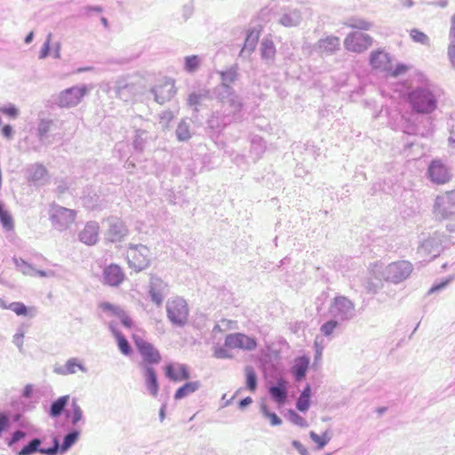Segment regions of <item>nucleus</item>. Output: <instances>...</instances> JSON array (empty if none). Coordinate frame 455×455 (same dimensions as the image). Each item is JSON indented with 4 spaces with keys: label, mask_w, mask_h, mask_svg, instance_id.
I'll return each instance as SVG.
<instances>
[{
    "label": "nucleus",
    "mask_w": 455,
    "mask_h": 455,
    "mask_svg": "<svg viewBox=\"0 0 455 455\" xmlns=\"http://www.w3.org/2000/svg\"><path fill=\"white\" fill-rule=\"evenodd\" d=\"M434 212L442 219L448 218L455 212V189L436 196Z\"/></svg>",
    "instance_id": "39448f33"
},
{
    "label": "nucleus",
    "mask_w": 455,
    "mask_h": 455,
    "mask_svg": "<svg viewBox=\"0 0 455 455\" xmlns=\"http://www.w3.org/2000/svg\"><path fill=\"white\" fill-rule=\"evenodd\" d=\"M410 36L412 39L413 42L419 43L421 44H429V38L428 36L422 31L412 28L410 30Z\"/></svg>",
    "instance_id": "f704fd0d"
},
{
    "label": "nucleus",
    "mask_w": 455,
    "mask_h": 455,
    "mask_svg": "<svg viewBox=\"0 0 455 455\" xmlns=\"http://www.w3.org/2000/svg\"><path fill=\"white\" fill-rule=\"evenodd\" d=\"M408 100L412 110L419 114H430L437 108L434 93L424 88H416L408 94Z\"/></svg>",
    "instance_id": "f03ea898"
},
{
    "label": "nucleus",
    "mask_w": 455,
    "mask_h": 455,
    "mask_svg": "<svg viewBox=\"0 0 455 455\" xmlns=\"http://www.w3.org/2000/svg\"><path fill=\"white\" fill-rule=\"evenodd\" d=\"M309 365V359L306 356H301L296 359L294 370H307Z\"/></svg>",
    "instance_id": "09e8293b"
},
{
    "label": "nucleus",
    "mask_w": 455,
    "mask_h": 455,
    "mask_svg": "<svg viewBox=\"0 0 455 455\" xmlns=\"http://www.w3.org/2000/svg\"><path fill=\"white\" fill-rule=\"evenodd\" d=\"M2 132H3V134L4 135V137H6V138L12 137V129L11 125H9V124L4 125L2 129Z\"/></svg>",
    "instance_id": "bf43d9fd"
},
{
    "label": "nucleus",
    "mask_w": 455,
    "mask_h": 455,
    "mask_svg": "<svg viewBox=\"0 0 455 455\" xmlns=\"http://www.w3.org/2000/svg\"><path fill=\"white\" fill-rule=\"evenodd\" d=\"M261 54L266 59H273L275 57V47L272 40L266 38L262 41Z\"/></svg>",
    "instance_id": "7c9ffc66"
},
{
    "label": "nucleus",
    "mask_w": 455,
    "mask_h": 455,
    "mask_svg": "<svg viewBox=\"0 0 455 455\" xmlns=\"http://www.w3.org/2000/svg\"><path fill=\"white\" fill-rule=\"evenodd\" d=\"M99 230L100 227L97 223H87L79 235L80 240L87 245L95 244L99 239Z\"/></svg>",
    "instance_id": "a211bd4d"
},
{
    "label": "nucleus",
    "mask_w": 455,
    "mask_h": 455,
    "mask_svg": "<svg viewBox=\"0 0 455 455\" xmlns=\"http://www.w3.org/2000/svg\"><path fill=\"white\" fill-rule=\"evenodd\" d=\"M52 126V121H42L38 125V133L41 137L44 136Z\"/></svg>",
    "instance_id": "3c124183"
},
{
    "label": "nucleus",
    "mask_w": 455,
    "mask_h": 455,
    "mask_svg": "<svg viewBox=\"0 0 455 455\" xmlns=\"http://www.w3.org/2000/svg\"><path fill=\"white\" fill-rule=\"evenodd\" d=\"M369 62L373 70L385 73L391 77L402 76L411 68L409 65L404 63H398L393 67L391 55L383 49L371 52Z\"/></svg>",
    "instance_id": "f257e3e1"
},
{
    "label": "nucleus",
    "mask_w": 455,
    "mask_h": 455,
    "mask_svg": "<svg viewBox=\"0 0 455 455\" xmlns=\"http://www.w3.org/2000/svg\"><path fill=\"white\" fill-rule=\"evenodd\" d=\"M85 87H72L60 92L57 103L60 108H72L76 106L85 95Z\"/></svg>",
    "instance_id": "9d476101"
},
{
    "label": "nucleus",
    "mask_w": 455,
    "mask_h": 455,
    "mask_svg": "<svg viewBox=\"0 0 455 455\" xmlns=\"http://www.w3.org/2000/svg\"><path fill=\"white\" fill-rule=\"evenodd\" d=\"M177 137L180 140H187L190 138L189 127L185 123H180L176 130Z\"/></svg>",
    "instance_id": "4c0bfd02"
},
{
    "label": "nucleus",
    "mask_w": 455,
    "mask_h": 455,
    "mask_svg": "<svg viewBox=\"0 0 455 455\" xmlns=\"http://www.w3.org/2000/svg\"><path fill=\"white\" fill-rule=\"evenodd\" d=\"M222 76V84L225 86H228L229 84H232L236 77V73L235 71H227L221 74Z\"/></svg>",
    "instance_id": "de8ad7c7"
},
{
    "label": "nucleus",
    "mask_w": 455,
    "mask_h": 455,
    "mask_svg": "<svg viewBox=\"0 0 455 455\" xmlns=\"http://www.w3.org/2000/svg\"><path fill=\"white\" fill-rule=\"evenodd\" d=\"M165 284L158 277L152 276L149 283V295L151 299L157 305H160L164 298V290Z\"/></svg>",
    "instance_id": "6ab92c4d"
},
{
    "label": "nucleus",
    "mask_w": 455,
    "mask_h": 455,
    "mask_svg": "<svg viewBox=\"0 0 455 455\" xmlns=\"http://www.w3.org/2000/svg\"><path fill=\"white\" fill-rule=\"evenodd\" d=\"M66 366L68 370H75L76 368L78 370H83L84 368L82 363L76 358L68 360Z\"/></svg>",
    "instance_id": "603ef678"
},
{
    "label": "nucleus",
    "mask_w": 455,
    "mask_h": 455,
    "mask_svg": "<svg viewBox=\"0 0 455 455\" xmlns=\"http://www.w3.org/2000/svg\"><path fill=\"white\" fill-rule=\"evenodd\" d=\"M261 27L251 28L247 31L246 37L244 40V44L242 52L248 49L249 52H252L259 41V36L261 34Z\"/></svg>",
    "instance_id": "5701e85b"
},
{
    "label": "nucleus",
    "mask_w": 455,
    "mask_h": 455,
    "mask_svg": "<svg viewBox=\"0 0 455 455\" xmlns=\"http://www.w3.org/2000/svg\"><path fill=\"white\" fill-rule=\"evenodd\" d=\"M76 217V211L60 206L54 207L51 215L52 223L60 228L70 226Z\"/></svg>",
    "instance_id": "2eb2a0df"
},
{
    "label": "nucleus",
    "mask_w": 455,
    "mask_h": 455,
    "mask_svg": "<svg viewBox=\"0 0 455 455\" xmlns=\"http://www.w3.org/2000/svg\"><path fill=\"white\" fill-rule=\"evenodd\" d=\"M126 280V274L122 266L110 263L102 270V283L109 287H119Z\"/></svg>",
    "instance_id": "0eeeda50"
},
{
    "label": "nucleus",
    "mask_w": 455,
    "mask_h": 455,
    "mask_svg": "<svg viewBox=\"0 0 455 455\" xmlns=\"http://www.w3.org/2000/svg\"><path fill=\"white\" fill-rule=\"evenodd\" d=\"M80 435V431L76 429H73L69 431L63 438V442L61 445H60V442L58 441V453L64 454L66 453L78 440Z\"/></svg>",
    "instance_id": "4be33fe9"
},
{
    "label": "nucleus",
    "mask_w": 455,
    "mask_h": 455,
    "mask_svg": "<svg viewBox=\"0 0 455 455\" xmlns=\"http://www.w3.org/2000/svg\"><path fill=\"white\" fill-rule=\"evenodd\" d=\"M225 346L230 349L252 350L257 347V341L245 334L234 333L226 337Z\"/></svg>",
    "instance_id": "9b49d317"
},
{
    "label": "nucleus",
    "mask_w": 455,
    "mask_h": 455,
    "mask_svg": "<svg viewBox=\"0 0 455 455\" xmlns=\"http://www.w3.org/2000/svg\"><path fill=\"white\" fill-rule=\"evenodd\" d=\"M32 392H33V386L28 384L25 387V388L23 390V396L26 398H29Z\"/></svg>",
    "instance_id": "052dcab7"
},
{
    "label": "nucleus",
    "mask_w": 455,
    "mask_h": 455,
    "mask_svg": "<svg viewBox=\"0 0 455 455\" xmlns=\"http://www.w3.org/2000/svg\"><path fill=\"white\" fill-rule=\"evenodd\" d=\"M132 339L143 359V362L148 364H158L162 361V355L159 350L151 343L145 341L142 338L137 335H133Z\"/></svg>",
    "instance_id": "423d86ee"
},
{
    "label": "nucleus",
    "mask_w": 455,
    "mask_h": 455,
    "mask_svg": "<svg viewBox=\"0 0 455 455\" xmlns=\"http://www.w3.org/2000/svg\"><path fill=\"white\" fill-rule=\"evenodd\" d=\"M288 382L283 378H279L276 383L268 388L271 398L278 404H283L288 395Z\"/></svg>",
    "instance_id": "f3484780"
},
{
    "label": "nucleus",
    "mask_w": 455,
    "mask_h": 455,
    "mask_svg": "<svg viewBox=\"0 0 455 455\" xmlns=\"http://www.w3.org/2000/svg\"><path fill=\"white\" fill-rule=\"evenodd\" d=\"M11 427V419L9 413L0 409V437Z\"/></svg>",
    "instance_id": "e433bc0d"
},
{
    "label": "nucleus",
    "mask_w": 455,
    "mask_h": 455,
    "mask_svg": "<svg viewBox=\"0 0 455 455\" xmlns=\"http://www.w3.org/2000/svg\"><path fill=\"white\" fill-rule=\"evenodd\" d=\"M146 387L152 396H156L158 394L159 385L155 371H147L145 375Z\"/></svg>",
    "instance_id": "bb28decb"
},
{
    "label": "nucleus",
    "mask_w": 455,
    "mask_h": 455,
    "mask_svg": "<svg viewBox=\"0 0 455 455\" xmlns=\"http://www.w3.org/2000/svg\"><path fill=\"white\" fill-rule=\"evenodd\" d=\"M48 172L42 164H36L32 167L29 179L33 181L44 180L47 177Z\"/></svg>",
    "instance_id": "c756f323"
},
{
    "label": "nucleus",
    "mask_w": 455,
    "mask_h": 455,
    "mask_svg": "<svg viewBox=\"0 0 455 455\" xmlns=\"http://www.w3.org/2000/svg\"><path fill=\"white\" fill-rule=\"evenodd\" d=\"M372 37L369 35L352 32L344 40V46L347 51L363 52L372 44Z\"/></svg>",
    "instance_id": "1a4fd4ad"
},
{
    "label": "nucleus",
    "mask_w": 455,
    "mask_h": 455,
    "mask_svg": "<svg viewBox=\"0 0 455 455\" xmlns=\"http://www.w3.org/2000/svg\"><path fill=\"white\" fill-rule=\"evenodd\" d=\"M127 228L123 221L114 220L110 222L108 237L111 242H119L127 235Z\"/></svg>",
    "instance_id": "aec40b11"
},
{
    "label": "nucleus",
    "mask_w": 455,
    "mask_h": 455,
    "mask_svg": "<svg viewBox=\"0 0 455 455\" xmlns=\"http://www.w3.org/2000/svg\"><path fill=\"white\" fill-rule=\"evenodd\" d=\"M33 275H38L39 276H42V277H45L48 275V274L45 271L35 270V269H34Z\"/></svg>",
    "instance_id": "338daca9"
},
{
    "label": "nucleus",
    "mask_w": 455,
    "mask_h": 455,
    "mask_svg": "<svg viewBox=\"0 0 455 455\" xmlns=\"http://www.w3.org/2000/svg\"><path fill=\"white\" fill-rule=\"evenodd\" d=\"M4 309H10L19 316H26L29 314L32 308L28 307L22 302H12L8 306H3Z\"/></svg>",
    "instance_id": "cd10ccee"
},
{
    "label": "nucleus",
    "mask_w": 455,
    "mask_h": 455,
    "mask_svg": "<svg viewBox=\"0 0 455 455\" xmlns=\"http://www.w3.org/2000/svg\"><path fill=\"white\" fill-rule=\"evenodd\" d=\"M451 22H452V25H451V32L455 36V12H454V15L452 16Z\"/></svg>",
    "instance_id": "774afa93"
},
{
    "label": "nucleus",
    "mask_w": 455,
    "mask_h": 455,
    "mask_svg": "<svg viewBox=\"0 0 455 455\" xmlns=\"http://www.w3.org/2000/svg\"><path fill=\"white\" fill-rule=\"evenodd\" d=\"M289 419L294 425L301 427H307L308 426L307 420L292 410L289 411Z\"/></svg>",
    "instance_id": "58836bf2"
},
{
    "label": "nucleus",
    "mask_w": 455,
    "mask_h": 455,
    "mask_svg": "<svg viewBox=\"0 0 455 455\" xmlns=\"http://www.w3.org/2000/svg\"><path fill=\"white\" fill-rule=\"evenodd\" d=\"M340 41L337 36H326L317 43V47L323 53H333L339 49Z\"/></svg>",
    "instance_id": "412c9836"
},
{
    "label": "nucleus",
    "mask_w": 455,
    "mask_h": 455,
    "mask_svg": "<svg viewBox=\"0 0 455 455\" xmlns=\"http://www.w3.org/2000/svg\"><path fill=\"white\" fill-rule=\"evenodd\" d=\"M412 271V266L409 261L394 262L388 267V276L395 282L399 283L406 279Z\"/></svg>",
    "instance_id": "dca6fc26"
},
{
    "label": "nucleus",
    "mask_w": 455,
    "mask_h": 455,
    "mask_svg": "<svg viewBox=\"0 0 455 455\" xmlns=\"http://www.w3.org/2000/svg\"><path fill=\"white\" fill-rule=\"evenodd\" d=\"M427 176L433 183L443 185L448 183L451 175L448 168L438 160H434L428 166Z\"/></svg>",
    "instance_id": "f8f14e48"
},
{
    "label": "nucleus",
    "mask_w": 455,
    "mask_h": 455,
    "mask_svg": "<svg viewBox=\"0 0 455 455\" xmlns=\"http://www.w3.org/2000/svg\"><path fill=\"white\" fill-rule=\"evenodd\" d=\"M214 355L217 358H227L229 356L225 348L216 349L214 352Z\"/></svg>",
    "instance_id": "13d9d810"
},
{
    "label": "nucleus",
    "mask_w": 455,
    "mask_h": 455,
    "mask_svg": "<svg viewBox=\"0 0 455 455\" xmlns=\"http://www.w3.org/2000/svg\"><path fill=\"white\" fill-rule=\"evenodd\" d=\"M42 440L40 438L31 439L26 445H24L16 455H34L40 453L42 455H57L58 454V438L54 437L52 440V446L50 448H41Z\"/></svg>",
    "instance_id": "6e6552de"
},
{
    "label": "nucleus",
    "mask_w": 455,
    "mask_h": 455,
    "mask_svg": "<svg viewBox=\"0 0 455 455\" xmlns=\"http://www.w3.org/2000/svg\"><path fill=\"white\" fill-rule=\"evenodd\" d=\"M1 112L6 116H11V117H16L18 115V110L13 106L5 107V108H1Z\"/></svg>",
    "instance_id": "5fc2aeb1"
},
{
    "label": "nucleus",
    "mask_w": 455,
    "mask_h": 455,
    "mask_svg": "<svg viewBox=\"0 0 455 455\" xmlns=\"http://www.w3.org/2000/svg\"><path fill=\"white\" fill-rule=\"evenodd\" d=\"M234 398H235V395H233L230 399H227V395L226 394L223 395V396L221 398V400L224 401L223 407L228 406Z\"/></svg>",
    "instance_id": "0e129e2a"
},
{
    "label": "nucleus",
    "mask_w": 455,
    "mask_h": 455,
    "mask_svg": "<svg viewBox=\"0 0 455 455\" xmlns=\"http://www.w3.org/2000/svg\"><path fill=\"white\" fill-rule=\"evenodd\" d=\"M200 60L196 55L188 56L185 59V68L188 72H194L199 67Z\"/></svg>",
    "instance_id": "ea45409f"
},
{
    "label": "nucleus",
    "mask_w": 455,
    "mask_h": 455,
    "mask_svg": "<svg viewBox=\"0 0 455 455\" xmlns=\"http://www.w3.org/2000/svg\"><path fill=\"white\" fill-rule=\"evenodd\" d=\"M291 445L298 451L300 455H309L308 451L305 448V446L297 440H293Z\"/></svg>",
    "instance_id": "864d4df0"
},
{
    "label": "nucleus",
    "mask_w": 455,
    "mask_h": 455,
    "mask_svg": "<svg viewBox=\"0 0 455 455\" xmlns=\"http://www.w3.org/2000/svg\"><path fill=\"white\" fill-rule=\"evenodd\" d=\"M252 403V399L250 397V396H247L243 399H242L240 402H239V409L241 410H243L245 409L247 406H249L251 403Z\"/></svg>",
    "instance_id": "4d7b16f0"
},
{
    "label": "nucleus",
    "mask_w": 455,
    "mask_h": 455,
    "mask_svg": "<svg viewBox=\"0 0 455 455\" xmlns=\"http://www.w3.org/2000/svg\"><path fill=\"white\" fill-rule=\"evenodd\" d=\"M166 375L172 380H185L188 379L190 375L189 371H166Z\"/></svg>",
    "instance_id": "37998d69"
},
{
    "label": "nucleus",
    "mask_w": 455,
    "mask_h": 455,
    "mask_svg": "<svg viewBox=\"0 0 455 455\" xmlns=\"http://www.w3.org/2000/svg\"><path fill=\"white\" fill-rule=\"evenodd\" d=\"M294 372H295L297 380H301L302 379H304L306 377V373H307V371H294Z\"/></svg>",
    "instance_id": "69168bd1"
},
{
    "label": "nucleus",
    "mask_w": 455,
    "mask_h": 455,
    "mask_svg": "<svg viewBox=\"0 0 455 455\" xmlns=\"http://www.w3.org/2000/svg\"><path fill=\"white\" fill-rule=\"evenodd\" d=\"M333 307L340 312L343 310H351L354 307L353 303L344 296L336 297L334 299Z\"/></svg>",
    "instance_id": "72a5a7b5"
},
{
    "label": "nucleus",
    "mask_w": 455,
    "mask_h": 455,
    "mask_svg": "<svg viewBox=\"0 0 455 455\" xmlns=\"http://www.w3.org/2000/svg\"><path fill=\"white\" fill-rule=\"evenodd\" d=\"M67 416L70 418L71 424L73 426H76L77 423L83 419V411L76 401L72 402L71 411L67 414Z\"/></svg>",
    "instance_id": "c85d7f7f"
},
{
    "label": "nucleus",
    "mask_w": 455,
    "mask_h": 455,
    "mask_svg": "<svg viewBox=\"0 0 455 455\" xmlns=\"http://www.w3.org/2000/svg\"><path fill=\"white\" fill-rule=\"evenodd\" d=\"M26 435H27L26 432H24L22 430H16L12 433V435L10 438L5 439V443L9 447H12L18 442L24 439L26 437Z\"/></svg>",
    "instance_id": "a19ab883"
},
{
    "label": "nucleus",
    "mask_w": 455,
    "mask_h": 455,
    "mask_svg": "<svg viewBox=\"0 0 455 455\" xmlns=\"http://www.w3.org/2000/svg\"><path fill=\"white\" fill-rule=\"evenodd\" d=\"M257 377L255 371H247L246 387L251 392H254L257 388Z\"/></svg>",
    "instance_id": "79ce46f5"
},
{
    "label": "nucleus",
    "mask_w": 455,
    "mask_h": 455,
    "mask_svg": "<svg viewBox=\"0 0 455 455\" xmlns=\"http://www.w3.org/2000/svg\"><path fill=\"white\" fill-rule=\"evenodd\" d=\"M260 412L270 420L271 426H280L282 424V419L275 412L269 411L265 403L260 405Z\"/></svg>",
    "instance_id": "473e14b6"
},
{
    "label": "nucleus",
    "mask_w": 455,
    "mask_h": 455,
    "mask_svg": "<svg viewBox=\"0 0 455 455\" xmlns=\"http://www.w3.org/2000/svg\"><path fill=\"white\" fill-rule=\"evenodd\" d=\"M69 400L68 395H63L59 397L57 400L52 403L49 410V415L52 418L60 417L64 411Z\"/></svg>",
    "instance_id": "a878e982"
},
{
    "label": "nucleus",
    "mask_w": 455,
    "mask_h": 455,
    "mask_svg": "<svg viewBox=\"0 0 455 455\" xmlns=\"http://www.w3.org/2000/svg\"><path fill=\"white\" fill-rule=\"evenodd\" d=\"M309 406L310 399L299 395L296 402V408L301 412H306L308 410Z\"/></svg>",
    "instance_id": "a18cd8bd"
},
{
    "label": "nucleus",
    "mask_w": 455,
    "mask_h": 455,
    "mask_svg": "<svg viewBox=\"0 0 455 455\" xmlns=\"http://www.w3.org/2000/svg\"><path fill=\"white\" fill-rule=\"evenodd\" d=\"M109 327L116 340V344L120 352L124 355H130L132 353V348L124 335L121 331L116 330V327L113 326L112 324H110Z\"/></svg>",
    "instance_id": "393cba45"
},
{
    "label": "nucleus",
    "mask_w": 455,
    "mask_h": 455,
    "mask_svg": "<svg viewBox=\"0 0 455 455\" xmlns=\"http://www.w3.org/2000/svg\"><path fill=\"white\" fill-rule=\"evenodd\" d=\"M449 283V280H445V281H443L442 283H438V284H435V285H433L428 293H434L443 288H444L447 284Z\"/></svg>",
    "instance_id": "6e6d98bb"
},
{
    "label": "nucleus",
    "mask_w": 455,
    "mask_h": 455,
    "mask_svg": "<svg viewBox=\"0 0 455 455\" xmlns=\"http://www.w3.org/2000/svg\"><path fill=\"white\" fill-rule=\"evenodd\" d=\"M165 410H166V405L163 404L159 411V419H160L161 422H163L164 419H165Z\"/></svg>",
    "instance_id": "e2e57ef3"
},
{
    "label": "nucleus",
    "mask_w": 455,
    "mask_h": 455,
    "mask_svg": "<svg viewBox=\"0 0 455 455\" xmlns=\"http://www.w3.org/2000/svg\"><path fill=\"white\" fill-rule=\"evenodd\" d=\"M203 95L196 92H192L188 97V104L190 107L198 106L201 103Z\"/></svg>",
    "instance_id": "8fccbe9b"
},
{
    "label": "nucleus",
    "mask_w": 455,
    "mask_h": 455,
    "mask_svg": "<svg viewBox=\"0 0 455 455\" xmlns=\"http://www.w3.org/2000/svg\"><path fill=\"white\" fill-rule=\"evenodd\" d=\"M338 325V322L331 320L321 326V331L325 336H330Z\"/></svg>",
    "instance_id": "c03bdc74"
},
{
    "label": "nucleus",
    "mask_w": 455,
    "mask_h": 455,
    "mask_svg": "<svg viewBox=\"0 0 455 455\" xmlns=\"http://www.w3.org/2000/svg\"><path fill=\"white\" fill-rule=\"evenodd\" d=\"M299 395H301L303 397H307V398L310 399V396H311V387H310V386L308 384L304 387L303 391L301 392V394Z\"/></svg>",
    "instance_id": "680f3d73"
},
{
    "label": "nucleus",
    "mask_w": 455,
    "mask_h": 455,
    "mask_svg": "<svg viewBox=\"0 0 455 455\" xmlns=\"http://www.w3.org/2000/svg\"><path fill=\"white\" fill-rule=\"evenodd\" d=\"M309 436L311 440L317 444L318 450H322L331 441V438L328 435V431H325L322 435H319L314 431H311L309 433Z\"/></svg>",
    "instance_id": "2f4dec72"
},
{
    "label": "nucleus",
    "mask_w": 455,
    "mask_h": 455,
    "mask_svg": "<svg viewBox=\"0 0 455 455\" xmlns=\"http://www.w3.org/2000/svg\"><path fill=\"white\" fill-rule=\"evenodd\" d=\"M16 267L24 275H33V267L22 259H13Z\"/></svg>",
    "instance_id": "c9c22d12"
},
{
    "label": "nucleus",
    "mask_w": 455,
    "mask_h": 455,
    "mask_svg": "<svg viewBox=\"0 0 455 455\" xmlns=\"http://www.w3.org/2000/svg\"><path fill=\"white\" fill-rule=\"evenodd\" d=\"M167 315L174 324H184L188 316V307L182 298H174L167 303Z\"/></svg>",
    "instance_id": "20e7f679"
},
{
    "label": "nucleus",
    "mask_w": 455,
    "mask_h": 455,
    "mask_svg": "<svg viewBox=\"0 0 455 455\" xmlns=\"http://www.w3.org/2000/svg\"><path fill=\"white\" fill-rule=\"evenodd\" d=\"M99 308L108 315V316L118 318L123 325L126 328L133 326L132 319L126 314V312L118 305L113 304L108 301L100 302L98 305Z\"/></svg>",
    "instance_id": "ddd939ff"
},
{
    "label": "nucleus",
    "mask_w": 455,
    "mask_h": 455,
    "mask_svg": "<svg viewBox=\"0 0 455 455\" xmlns=\"http://www.w3.org/2000/svg\"><path fill=\"white\" fill-rule=\"evenodd\" d=\"M201 387V383L198 380L189 381L179 387L174 394L175 400H180L188 396L189 395L197 391Z\"/></svg>",
    "instance_id": "b1692460"
},
{
    "label": "nucleus",
    "mask_w": 455,
    "mask_h": 455,
    "mask_svg": "<svg viewBox=\"0 0 455 455\" xmlns=\"http://www.w3.org/2000/svg\"><path fill=\"white\" fill-rule=\"evenodd\" d=\"M350 27L361 30H369L371 27V24L365 20H355L350 24Z\"/></svg>",
    "instance_id": "49530a36"
},
{
    "label": "nucleus",
    "mask_w": 455,
    "mask_h": 455,
    "mask_svg": "<svg viewBox=\"0 0 455 455\" xmlns=\"http://www.w3.org/2000/svg\"><path fill=\"white\" fill-rule=\"evenodd\" d=\"M156 100L164 104L169 101L177 92L175 80L172 78H165L162 83L154 88Z\"/></svg>",
    "instance_id": "4468645a"
},
{
    "label": "nucleus",
    "mask_w": 455,
    "mask_h": 455,
    "mask_svg": "<svg viewBox=\"0 0 455 455\" xmlns=\"http://www.w3.org/2000/svg\"><path fill=\"white\" fill-rule=\"evenodd\" d=\"M126 261L130 268L135 272H140L150 265V251L147 246L141 244L130 246L126 254Z\"/></svg>",
    "instance_id": "7ed1b4c3"
}]
</instances>
